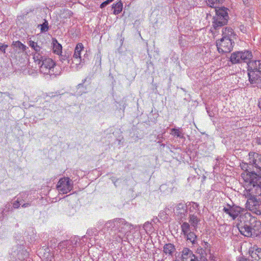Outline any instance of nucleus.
<instances>
[{"label": "nucleus", "instance_id": "nucleus-30", "mask_svg": "<svg viewBox=\"0 0 261 261\" xmlns=\"http://www.w3.org/2000/svg\"><path fill=\"white\" fill-rule=\"evenodd\" d=\"M222 0H205L206 4L210 7L216 8V5L221 3Z\"/></svg>", "mask_w": 261, "mask_h": 261}, {"label": "nucleus", "instance_id": "nucleus-14", "mask_svg": "<svg viewBox=\"0 0 261 261\" xmlns=\"http://www.w3.org/2000/svg\"><path fill=\"white\" fill-rule=\"evenodd\" d=\"M163 252L167 256L173 257L176 252L175 246L171 243H167L163 247Z\"/></svg>", "mask_w": 261, "mask_h": 261}, {"label": "nucleus", "instance_id": "nucleus-37", "mask_svg": "<svg viewBox=\"0 0 261 261\" xmlns=\"http://www.w3.org/2000/svg\"><path fill=\"white\" fill-rule=\"evenodd\" d=\"M20 200H19L18 199H17L16 201H15V202H13V206L14 208H17L19 207L20 206Z\"/></svg>", "mask_w": 261, "mask_h": 261}, {"label": "nucleus", "instance_id": "nucleus-27", "mask_svg": "<svg viewBox=\"0 0 261 261\" xmlns=\"http://www.w3.org/2000/svg\"><path fill=\"white\" fill-rule=\"evenodd\" d=\"M171 134L179 138H184V134L179 128H172Z\"/></svg>", "mask_w": 261, "mask_h": 261}, {"label": "nucleus", "instance_id": "nucleus-39", "mask_svg": "<svg viewBox=\"0 0 261 261\" xmlns=\"http://www.w3.org/2000/svg\"><path fill=\"white\" fill-rule=\"evenodd\" d=\"M210 261H217L218 258L214 255H211L210 257Z\"/></svg>", "mask_w": 261, "mask_h": 261}, {"label": "nucleus", "instance_id": "nucleus-7", "mask_svg": "<svg viewBox=\"0 0 261 261\" xmlns=\"http://www.w3.org/2000/svg\"><path fill=\"white\" fill-rule=\"evenodd\" d=\"M249 165L253 167V171L257 176H261V155L255 152H250Z\"/></svg>", "mask_w": 261, "mask_h": 261}, {"label": "nucleus", "instance_id": "nucleus-6", "mask_svg": "<svg viewBox=\"0 0 261 261\" xmlns=\"http://www.w3.org/2000/svg\"><path fill=\"white\" fill-rule=\"evenodd\" d=\"M216 15L213 17V27L215 29L222 27L227 23L229 18L228 9L226 8L216 9Z\"/></svg>", "mask_w": 261, "mask_h": 261}, {"label": "nucleus", "instance_id": "nucleus-17", "mask_svg": "<svg viewBox=\"0 0 261 261\" xmlns=\"http://www.w3.org/2000/svg\"><path fill=\"white\" fill-rule=\"evenodd\" d=\"M239 54L241 63L245 62L248 64L253 57L251 51L249 50L239 51Z\"/></svg>", "mask_w": 261, "mask_h": 261}, {"label": "nucleus", "instance_id": "nucleus-1", "mask_svg": "<svg viewBox=\"0 0 261 261\" xmlns=\"http://www.w3.org/2000/svg\"><path fill=\"white\" fill-rule=\"evenodd\" d=\"M237 226L240 233L244 237L254 238L261 233V223L250 213L239 216Z\"/></svg>", "mask_w": 261, "mask_h": 261}, {"label": "nucleus", "instance_id": "nucleus-19", "mask_svg": "<svg viewBox=\"0 0 261 261\" xmlns=\"http://www.w3.org/2000/svg\"><path fill=\"white\" fill-rule=\"evenodd\" d=\"M71 60V62L70 63L69 62V64H70L71 68L78 70L82 67L81 63L82 62V60L81 58H74L72 57Z\"/></svg>", "mask_w": 261, "mask_h": 261}, {"label": "nucleus", "instance_id": "nucleus-26", "mask_svg": "<svg viewBox=\"0 0 261 261\" xmlns=\"http://www.w3.org/2000/svg\"><path fill=\"white\" fill-rule=\"evenodd\" d=\"M123 4L121 1L114 4L112 5V8L114 9L113 13L115 15L118 14L122 10Z\"/></svg>", "mask_w": 261, "mask_h": 261}, {"label": "nucleus", "instance_id": "nucleus-40", "mask_svg": "<svg viewBox=\"0 0 261 261\" xmlns=\"http://www.w3.org/2000/svg\"><path fill=\"white\" fill-rule=\"evenodd\" d=\"M31 205V203H24L22 205V207H27L29 206H30Z\"/></svg>", "mask_w": 261, "mask_h": 261}, {"label": "nucleus", "instance_id": "nucleus-47", "mask_svg": "<svg viewBox=\"0 0 261 261\" xmlns=\"http://www.w3.org/2000/svg\"><path fill=\"white\" fill-rule=\"evenodd\" d=\"M173 261H180V260H178V259H174V260H173Z\"/></svg>", "mask_w": 261, "mask_h": 261}, {"label": "nucleus", "instance_id": "nucleus-20", "mask_svg": "<svg viewBox=\"0 0 261 261\" xmlns=\"http://www.w3.org/2000/svg\"><path fill=\"white\" fill-rule=\"evenodd\" d=\"M193 252L188 248H184L181 252V258L182 261H187L193 255Z\"/></svg>", "mask_w": 261, "mask_h": 261}, {"label": "nucleus", "instance_id": "nucleus-31", "mask_svg": "<svg viewBox=\"0 0 261 261\" xmlns=\"http://www.w3.org/2000/svg\"><path fill=\"white\" fill-rule=\"evenodd\" d=\"M251 84L253 85L254 86L261 88V78H258L257 80L253 81Z\"/></svg>", "mask_w": 261, "mask_h": 261}, {"label": "nucleus", "instance_id": "nucleus-4", "mask_svg": "<svg viewBox=\"0 0 261 261\" xmlns=\"http://www.w3.org/2000/svg\"><path fill=\"white\" fill-rule=\"evenodd\" d=\"M233 30L230 28H225L222 30L223 37L218 40L216 45L219 53H229L233 48V42L230 39L233 34Z\"/></svg>", "mask_w": 261, "mask_h": 261}, {"label": "nucleus", "instance_id": "nucleus-18", "mask_svg": "<svg viewBox=\"0 0 261 261\" xmlns=\"http://www.w3.org/2000/svg\"><path fill=\"white\" fill-rule=\"evenodd\" d=\"M74 241L73 240H66L60 242L58 245L60 249H66L68 250L71 249L73 247V244H76V242L73 243Z\"/></svg>", "mask_w": 261, "mask_h": 261}, {"label": "nucleus", "instance_id": "nucleus-35", "mask_svg": "<svg viewBox=\"0 0 261 261\" xmlns=\"http://www.w3.org/2000/svg\"><path fill=\"white\" fill-rule=\"evenodd\" d=\"M241 168L246 171H247L248 172L246 173V174L248 173L249 172H250L249 171H248V164H246V163H242L241 164Z\"/></svg>", "mask_w": 261, "mask_h": 261}, {"label": "nucleus", "instance_id": "nucleus-25", "mask_svg": "<svg viewBox=\"0 0 261 261\" xmlns=\"http://www.w3.org/2000/svg\"><path fill=\"white\" fill-rule=\"evenodd\" d=\"M83 49L84 46L82 43H78L75 48L74 53L72 57L74 58H81V51L83 50Z\"/></svg>", "mask_w": 261, "mask_h": 261}, {"label": "nucleus", "instance_id": "nucleus-41", "mask_svg": "<svg viewBox=\"0 0 261 261\" xmlns=\"http://www.w3.org/2000/svg\"><path fill=\"white\" fill-rule=\"evenodd\" d=\"M193 207L194 208H197L199 205L197 203H196V202H193Z\"/></svg>", "mask_w": 261, "mask_h": 261}, {"label": "nucleus", "instance_id": "nucleus-3", "mask_svg": "<svg viewBox=\"0 0 261 261\" xmlns=\"http://www.w3.org/2000/svg\"><path fill=\"white\" fill-rule=\"evenodd\" d=\"M133 228V225L127 222L125 219L115 218L107 221L103 229L108 231L110 230L115 233H119L118 236L121 238L122 236H128Z\"/></svg>", "mask_w": 261, "mask_h": 261}, {"label": "nucleus", "instance_id": "nucleus-45", "mask_svg": "<svg viewBox=\"0 0 261 261\" xmlns=\"http://www.w3.org/2000/svg\"><path fill=\"white\" fill-rule=\"evenodd\" d=\"M243 2V3L245 5H247L248 4V0H242Z\"/></svg>", "mask_w": 261, "mask_h": 261}, {"label": "nucleus", "instance_id": "nucleus-5", "mask_svg": "<svg viewBox=\"0 0 261 261\" xmlns=\"http://www.w3.org/2000/svg\"><path fill=\"white\" fill-rule=\"evenodd\" d=\"M249 80L251 83L261 78V60L250 61L248 63Z\"/></svg>", "mask_w": 261, "mask_h": 261}, {"label": "nucleus", "instance_id": "nucleus-8", "mask_svg": "<svg viewBox=\"0 0 261 261\" xmlns=\"http://www.w3.org/2000/svg\"><path fill=\"white\" fill-rule=\"evenodd\" d=\"M181 234L186 238L187 241L190 242L192 244L197 243V236L194 231L191 229L190 225L187 222H184L181 224Z\"/></svg>", "mask_w": 261, "mask_h": 261}, {"label": "nucleus", "instance_id": "nucleus-16", "mask_svg": "<svg viewBox=\"0 0 261 261\" xmlns=\"http://www.w3.org/2000/svg\"><path fill=\"white\" fill-rule=\"evenodd\" d=\"M252 261H261V249L252 248L249 250Z\"/></svg>", "mask_w": 261, "mask_h": 261}, {"label": "nucleus", "instance_id": "nucleus-10", "mask_svg": "<svg viewBox=\"0 0 261 261\" xmlns=\"http://www.w3.org/2000/svg\"><path fill=\"white\" fill-rule=\"evenodd\" d=\"M40 71L44 74H49L50 75L55 74L54 67L55 63L50 58L47 59L39 65Z\"/></svg>", "mask_w": 261, "mask_h": 261}, {"label": "nucleus", "instance_id": "nucleus-32", "mask_svg": "<svg viewBox=\"0 0 261 261\" xmlns=\"http://www.w3.org/2000/svg\"><path fill=\"white\" fill-rule=\"evenodd\" d=\"M60 60L62 62H63V61H64L67 60L68 64L69 63V62L70 61V60H69V55H66V54L64 55H61L60 57Z\"/></svg>", "mask_w": 261, "mask_h": 261}, {"label": "nucleus", "instance_id": "nucleus-28", "mask_svg": "<svg viewBox=\"0 0 261 261\" xmlns=\"http://www.w3.org/2000/svg\"><path fill=\"white\" fill-rule=\"evenodd\" d=\"M38 28H40V31L41 33H45L47 32L49 29L48 21L46 19H44L42 24H38Z\"/></svg>", "mask_w": 261, "mask_h": 261}, {"label": "nucleus", "instance_id": "nucleus-12", "mask_svg": "<svg viewBox=\"0 0 261 261\" xmlns=\"http://www.w3.org/2000/svg\"><path fill=\"white\" fill-rule=\"evenodd\" d=\"M247 206L251 211L257 210L260 204V201L257 199L256 197H247Z\"/></svg>", "mask_w": 261, "mask_h": 261}, {"label": "nucleus", "instance_id": "nucleus-23", "mask_svg": "<svg viewBox=\"0 0 261 261\" xmlns=\"http://www.w3.org/2000/svg\"><path fill=\"white\" fill-rule=\"evenodd\" d=\"M240 59L239 51H236L231 54L230 61L233 64L240 63H241Z\"/></svg>", "mask_w": 261, "mask_h": 261}, {"label": "nucleus", "instance_id": "nucleus-22", "mask_svg": "<svg viewBox=\"0 0 261 261\" xmlns=\"http://www.w3.org/2000/svg\"><path fill=\"white\" fill-rule=\"evenodd\" d=\"M53 52L57 55H60L62 53V45L59 43L56 39H54L53 40Z\"/></svg>", "mask_w": 261, "mask_h": 261}, {"label": "nucleus", "instance_id": "nucleus-13", "mask_svg": "<svg viewBox=\"0 0 261 261\" xmlns=\"http://www.w3.org/2000/svg\"><path fill=\"white\" fill-rule=\"evenodd\" d=\"M189 223L190 225L191 229L193 230L196 231L198 228V224L200 221V219L196 215L194 214H190L189 216Z\"/></svg>", "mask_w": 261, "mask_h": 261}, {"label": "nucleus", "instance_id": "nucleus-24", "mask_svg": "<svg viewBox=\"0 0 261 261\" xmlns=\"http://www.w3.org/2000/svg\"><path fill=\"white\" fill-rule=\"evenodd\" d=\"M29 45L34 50V53H39L45 50L42 48L41 46L39 45L37 42H35L33 41H30L29 42Z\"/></svg>", "mask_w": 261, "mask_h": 261}, {"label": "nucleus", "instance_id": "nucleus-9", "mask_svg": "<svg viewBox=\"0 0 261 261\" xmlns=\"http://www.w3.org/2000/svg\"><path fill=\"white\" fill-rule=\"evenodd\" d=\"M57 189L60 193L67 194L73 189V182L69 177L61 178L57 185Z\"/></svg>", "mask_w": 261, "mask_h": 261}, {"label": "nucleus", "instance_id": "nucleus-2", "mask_svg": "<svg viewBox=\"0 0 261 261\" xmlns=\"http://www.w3.org/2000/svg\"><path fill=\"white\" fill-rule=\"evenodd\" d=\"M242 177L245 181L244 186L245 191L244 194L246 197H257L261 195V186L256 173L254 172L242 173Z\"/></svg>", "mask_w": 261, "mask_h": 261}, {"label": "nucleus", "instance_id": "nucleus-42", "mask_svg": "<svg viewBox=\"0 0 261 261\" xmlns=\"http://www.w3.org/2000/svg\"><path fill=\"white\" fill-rule=\"evenodd\" d=\"M239 261H248L247 259L244 257H240Z\"/></svg>", "mask_w": 261, "mask_h": 261}, {"label": "nucleus", "instance_id": "nucleus-38", "mask_svg": "<svg viewBox=\"0 0 261 261\" xmlns=\"http://www.w3.org/2000/svg\"><path fill=\"white\" fill-rule=\"evenodd\" d=\"M187 261H198V260L197 257L196 256L195 254H194L193 255H192L190 259Z\"/></svg>", "mask_w": 261, "mask_h": 261}, {"label": "nucleus", "instance_id": "nucleus-29", "mask_svg": "<svg viewBox=\"0 0 261 261\" xmlns=\"http://www.w3.org/2000/svg\"><path fill=\"white\" fill-rule=\"evenodd\" d=\"M12 46L14 47L18 48L20 51H23L26 49V46L23 44L21 42L18 41L13 42Z\"/></svg>", "mask_w": 261, "mask_h": 261}, {"label": "nucleus", "instance_id": "nucleus-46", "mask_svg": "<svg viewBox=\"0 0 261 261\" xmlns=\"http://www.w3.org/2000/svg\"><path fill=\"white\" fill-rule=\"evenodd\" d=\"M258 107L261 109V98L260 99V100L258 101Z\"/></svg>", "mask_w": 261, "mask_h": 261}, {"label": "nucleus", "instance_id": "nucleus-34", "mask_svg": "<svg viewBox=\"0 0 261 261\" xmlns=\"http://www.w3.org/2000/svg\"><path fill=\"white\" fill-rule=\"evenodd\" d=\"M11 208V205L8 203L6 204L5 206V208L2 211V215H4L5 212H8Z\"/></svg>", "mask_w": 261, "mask_h": 261}, {"label": "nucleus", "instance_id": "nucleus-11", "mask_svg": "<svg viewBox=\"0 0 261 261\" xmlns=\"http://www.w3.org/2000/svg\"><path fill=\"white\" fill-rule=\"evenodd\" d=\"M223 211L226 214L229 215L233 220H234L237 217L242 214L241 212L243 211V209L240 206L233 205L231 206L229 205H227V207H224Z\"/></svg>", "mask_w": 261, "mask_h": 261}, {"label": "nucleus", "instance_id": "nucleus-21", "mask_svg": "<svg viewBox=\"0 0 261 261\" xmlns=\"http://www.w3.org/2000/svg\"><path fill=\"white\" fill-rule=\"evenodd\" d=\"M176 213L177 215L180 214V219L182 220V219H186L185 214L187 212L186 209L182 204H179L176 207Z\"/></svg>", "mask_w": 261, "mask_h": 261}, {"label": "nucleus", "instance_id": "nucleus-15", "mask_svg": "<svg viewBox=\"0 0 261 261\" xmlns=\"http://www.w3.org/2000/svg\"><path fill=\"white\" fill-rule=\"evenodd\" d=\"M34 62L38 65H40L44 60L48 59L45 54V51L39 53H34L33 54Z\"/></svg>", "mask_w": 261, "mask_h": 261}, {"label": "nucleus", "instance_id": "nucleus-44", "mask_svg": "<svg viewBox=\"0 0 261 261\" xmlns=\"http://www.w3.org/2000/svg\"><path fill=\"white\" fill-rule=\"evenodd\" d=\"M258 182L261 186V176H257Z\"/></svg>", "mask_w": 261, "mask_h": 261}, {"label": "nucleus", "instance_id": "nucleus-43", "mask_svg": "<svg viewBox=\"0 0 261 261\" xmlns=\"http://www.w3.org/2000/svg\"><path fill=\"white\" fill-rule=\"evenodd\" d=\"M85 81H86V80H84L83 81V83H82V84H79L77 85V87L80 88V87H81L83 86V84L85 82Z\"/></svg>", "mask_w": 261, "mask_h": 261}, {"label": "nucleus", "instance_id": "nucleus-36", "mask_svg": "<svg viewBox=\"0 0 261 261\" xmlns=\"http://www.w3.org/2000/svg\"><path fill=\"white\" fill-rule=\"evenodd\" d=\"M114 0H107L106 1H105L103 2L100 6V7L101 8H103L105 7L107 5L109 4L110 3L112 2Z\"/></svg>", "mask_w": 261, "mask_h": 261}, {"label": "nucleus", "instance_id": "nucleus-33", "mask_svg": "<svg viewBox=\"0 0 261 261\" xmlns=\"http://www.w3.org/2000/svg\"><path fill=\"white\" fill-rule=\"evenodd\" d=\"M8 47L7 44H5L0 42V51L2 52L3 54L6 53V49Z\"/></svg>", "mask_w": 261, "mask_h": 261}]
</instances>
